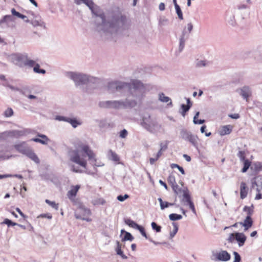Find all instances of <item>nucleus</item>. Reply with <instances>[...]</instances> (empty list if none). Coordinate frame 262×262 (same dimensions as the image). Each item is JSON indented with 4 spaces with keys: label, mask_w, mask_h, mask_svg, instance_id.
Masks as SVG:
<instances>
[{
    "label": "nucleus",
    "mask_w": 262,
    "mask_h": 262,
    "mask_svg": "<svg viewBox=\"0 0 262 262\" xmlns=\"http://www.w3.org/2000/svg\"><path fill=\"white\" fill-rule=\"evenodd\" d=\"M75 149L71 150L70 152V160L81 167L86 168L87 161L84 159L85 154L88 157L89 160L91 161L93 165L97 166L96 164V155L90 148L89 146L81 142H78L75 145Z\"/></svg>",
    "instance_id": "nucleus-1"
},
{
    "label": "nucleus",
    "mask_w": 262,
    "mask_h": 262,
    "mask_svg": "<svg viewBox=\"0 0 262 262\" xmlns=\"http://www.w3.org/2000/svg\"><path fill=\"white\" fill-rule=\"evenodd\" d=\"M108 88L112 90V92L120 91L124 89H127L130 93H133L135 91L142 92L144 89V85L140 82L134 80L130 83H122L120 82H111L108 83Z\"/></svg>",
    "instance_id": "nucleus-2"
},
{
    "label": "nucleus",
    "mask_w": 262,
    "mask_h": 262,
    "mask_svg": "<svg viewBox=\"0 0 262 262\" xmlns=\"http://www.w3.org/2000/svg\"><path fill=\"white\" fill-rule=\"evenodd\" d=\"M91 214L90 209L80 207L75 212V217L76 219L85 220L87 222H91L92 219L89 217Z\"/></svg>",
    "instance_id": "nucleus-3"
},
{
    "label": "nucleus",
    "mask_w": 262,
    "mask_h": 262,
    "mask_svg": "<svg viewBox=\"0 0 262 262\" xmlns=\"http://www.w3.org/2000/svg\"><path fill=\"white\" fill-rule=\"evenodd\" d=\"M142 125L148 130L152 132L157 126V123L156 121L152 119L150 115H148V116L144 117L143 118Z\"/></svg>",
    "instance_id": "nucleus-4"
},
{
    "label": "nucleus",
    "mask_w": 262,
    "mask_h": 262,
    "mask_svg": "<svg viewBox=\"0 0 262 262\" xmlns=\"http://www.w3.org/2000/svg\"><path fill=\"white\" fill-rule=\"evenodd\" d=\"M181 134L183 139L189 141L194 146L197 145L199 138L196 135H193L186 130H182Z\"/></svg>",
    "instance_id": "nucleus-5"
},
{
    "label": "nucleus",
    "mask_w": 262,
    "mask_h": 262,
    "mask_svg": "<svg viewBox=\"0 0 262 262\" xmlns=\"http://www.w3.org/2000/svg\"><path fill=\"white\" fill-rule=\"evenodd\" d=\"M69 76L78 84L86 83L89 80L86 75L71 72L69 73Z\"/></svg>",
    "instance_id": "nucleus-6"
},
{
    "label": "nucleus",
    "mask_w": 262,
    "mask_h": 262,
    "mask_svg": "<svg viewBox=\"0 0 262 262\" xmlns=\"http://www.w3.org/2000/svg\"><path fill=\"white\" fill-rule=\"evenodd\" d=\"M74 3L77 5H79L81 3L84 4L90 8L93 13L98 15L96 6L92 0H74Z\"/></svg>",
    "instance_id": "nucleus-7"
},
{
    "label": "nucleus",
    "mask_w": 262,
    "mask_h": 262,
    "mask_svg": "<svg viewBox=\"0 0 262 262\" xmlns=\"http://www.w3.org/2000/svg\"><path fill=\"white\" fill-rule=\"evenodd\" d=\"M215 260L227 261L230 259V254L225 250H222L213 254Z\"/></svg>",
    "instance_id": "nucleus-8"
},
{
    "label": "nucleus",
    "mask_w": 262,
    "mask_h": 262,
    "mask_svg": "<svg viewBox=\"0 0 262 262\" xmlns=\"http://www.w3.org/2000/svg\"><path fill=\"white\" fill-rule=\"evenodd\" d=\"M80 188V186L77 185L75 186H72L70 190L67 193L68 198L70 201L74 202H75V198Z\"/></svg>",
    "instance_id": "nucleus-9"
},
{
    "label": "nucleus",
    "mask_w": 262,
    "mask_h": 262,
    "mask_svg": "<svg viewBox=\"0 0 262 262\" xmlns=\"http://www.w3.org/2000/svg\"><path fill=\"white\" fill-rule=\"evenodd\" d=\"M233 129V126L232 125H226L222 126L219 131L220 136H223L229 135Z\"/></svg>",
    "instance_id": "nucleus-10"
},
{
    "label": "nucleus",
    "mask_w": 262,
    "mask_h": 262,
    "mask_svg": "<svg viewBox=\"0 0 262 262\" xmlns=\"http://www.w3.org/2000/svg\"><path fill=\"white\" fill-rule=\"evenodd\" d=\"M184 199L185 200V201L188 203L189 208L191 210V211L194 213L195 214L196 211L194 207V205L192 201L191 200V198L188 191H185L184 192Z\"/></svg>",
    "instance_id": "nucleus-11"
},
{
    "label": "nucleus",
    "mask_w": 262,
    "mask_h": 262,
    "mask_svg": "<svg viewBox=\"0 0 262 262\" xmlns=\"http://www.w3.org/2000/svg\"><path fill=\"white\" fill-rule=\"evenodd\" d=\"M249 188L245 182H242L240 184V198L241 199L246 198L248 193Z\"/></svg>",
    "instance_id": "nucleus-12"
},
{
    "label": "nucleus",
    "mask_w": 262,
    "mask_h": 262,
    "mask_svg": "<svg viewBox=\"0 0 262 262\" xmlns=\"http://www.w3.org/2000/svg\"><path fill=\"white\" fill-rule=\"evenodd\" d=\"M253 221L251 217L246 216L245 219L243 222H240L239 224L243 226L245 230H248L253 225Z\"/></svg>",
    "instance_id": "nucleus-13"
},
{
    "label": "nucleus",
    "mask_w": 262,
    "mask_h": 262,
    "mask_svg": "<svg viewBox=\"0 0 262 262\" xmlns=\"http://www.w3.org/2000/svg\"><path fill=\"white\" fill-rule=\"evenodd\" d=\"M246 236L243 233H235V239L238 242L239 246L244 245L245 241H246Z\"/></svg>",
    "instance_id": "nucleus-14"
},
{
    "label": "nucleus",
    "mask_w": 262,
    "mask_h": 262,
    "mask_svg": "<svg viewBox=\"0 0 262 262\" xmlns=\"http://www.w3.org/2000/svg\"><path fill=\"white\" fill-rule=\"evenodd\" d=\"M37 136L41 139L32 138L31 140L35 142L40 143L42 144H47L49 141V139L46 135L38 134Z\"/></svg>",
    "instance_id": "nucleus-15"
},
{
    "label": "nucleus",
    "mask_w": 262,
    "mask_h": 262,
    "mask_svg": "<svg viewBox=\"0 0 262 262\" xmlns=\"http://www.w3.org/2000/svg\"><path fill=\"white\" fill-rule=\"evenodd\" d=\"M27 58L28 57L27 56L24 55L17 56L15 58L16 64L19 67L25 66L26 64V60L27 59Z\"/></svg>",
    "instance_id": "nucleus-16"
},
{
    "label": "nucleus",
    "mask_w": 262,
    "mask_h": 262,
    "mask_svg": "<svg viewBox=\"0 0 262 262\" xmlns=\"http://www.w3.org/2000/svg\"><path fill=\"white\" fill-rule=\"evenodd\" d=\"M28 158L31 159L32 160L34 161L36 163H39V159L37 156V155L34 153L33 150L30 148L29 150L27 152L26 155Z\"/></svg>",
    "instance_id": "nucleus-17"
},
{
    "label": "nucleus",
    "mask_w": 262,
    "mask_h": 262,
    "mask_svg": "<svg viewBox=\"0 0 262 262\" xmlns=\"http://www.w3.org/2000/svg\"><path fill=\"white\" fill-rule=\"evenodd\" d=\"M15 148L19 152L26 155L28 150L30 148L28 146H26L24 143L16 144L14 146Z\"/></svg>",
    "instance_id": "nucleus-18"
},
{
    "label": "nucleus",
    "mask_w": 262,
    "mask_h": 262,
    "mask_svg": "<svg viewBox=\"0 0 262 262\" xmlns=\"http://www.w3.org/2000/svg\"><path fill=\"white\" fill-rule=\"evenodd\" d=\"M187 105L183 104L181 105V107L182 108V112H181V114L183 117L185 116L186 113L189 111V110L192 106V103H191L189 99H187Z\"/></svg>",
    "instance_id": "nucleus-19"
},
{
    "label": "nucleus",
    "mask_w": 262,
    "mask_h": 262,
    "mask_svg": "<svg viewBox=\"0 0 262 262\" xmlns=\"http://www.w3.org/2000/svg\"><path fill=\"white\" fill-rule=\"evenodd\" d=\"M126 21L127 19L126 17L125 16L121 15L120 17L115 19V22L114 23L118 26H122L125 24Z\"/></svg>",
    "instance_id": "nucleus-20"
},
{
    "label": "nucleus",
    "mask_w": 262,
    "mask_h": 262,
    "mask_svg": "<svg viewBox=\"0 0 262 262\" xmlns=\"http://www.w3.org/2000/svg\"><path fill=\"white\" fill-rule=\"evenodd\" d=\"M241 95L244 99H246L247 101H248V98L250 96L249 88L247 86L241 89Z\"/></svg>",
    "instance_id": "nucleus-21"
},
{
    "label": "nucleus",
    "mask_w": 262,
    "mask_h": 262,
    "mask_svg": "<svg viewBox=\"0 0 262 262\" xmlns=\"http://www.w3.org/2000/svg\"><path fill=\"white\" fill-rule=\"evenodd\" d=\"M243 210L246 213V216L251 217L254 212V206L253 205H251V206H245Z\"/></svg>",
    "instance_id": "nucleus-22"
},
{
    "label": "nucleus",
    "mask_w": 262,
    "mask_h": 262,
    "mask_svg": "<svg viewBox=\"0 0 262 262\" xmlns=\"http://www.w3.org/2000/svg\"><path fill=\"white\" fill-rule=\"evenodd\" d=\"M116 251L117 254L120 255L123 259L127 258V256L123 254V251L121 250V245L118 241L117 242V248L116 249Z\"/></svg>",
    "instance_id": "nucleus-23"
},
{
    "label": "nucleus",
    "mask_w": 262,
    "mask_h": 262,
    "mask_svg": "<svg viewBox=\"0 0 262 262\" xmlns=\"http://www.w3.org/2000/svg\"><path fill=\"white\" fill-rule=\"evenodd\" d=\"M168 143L169 142L168 141H165L160 143V149L158 152V156H162L163 151H165L167 148Z\"/></svg>",
    "instance_id": "nucleus-24"
},
{
    "label": "nucleus",
    "mask_w": 262,
    "mask_h": 262,
    "mask_svg": "<svg viewBox=\"0 0 262 262\" xmlns=\"http://www.w3.org/2000/svg\"><path fill=\"white\" fill-rule=\"evenodd\" d=\"M173 191L174 193L178 195L180 194H183V196H184V192L185 191H188L187 189L183 190L181 188H180L179 185L177 184L172 186H171Z\"/></svg>",
    "instance_id": "nucleus-25"
},
{
    "label": "nucleus",
    "mask_w": 262,
    "mask_h": 262,
    "mask_svg": "<svg viewBox=\"0 0 262 262\" xmlns=\"http://www.w3.org/2000/svg\"><path fill=\"white\" fill-rule=\"evenodd\" d=\"M158 201L160 203L161 209L162 210L174 205L173 203H168L166 201H163L161 198H159Z\"/></svg>",
    "instance_id": "nucleus-26"
},
{
    "label": "nucleus",
    "mask_w": 262,
    "mask_h": 262,
    "mask_svg": "<svg viewBox=\"0 0 262 262\" xmlns=\"http://www.w3.org/2000/svg\"><path fill=\"white\" fill-rule=\"evenodd\" d=\"M109 155L110 156V159L117 163H119L120 158L118 155L115 152L110 150L108 152Z\"/></svg>",
    "instance_id": "nucleus-27"
},
{
    "label": "nucleus",
    "mask_w": 262,
    "mask_h": 262,
    "mask_svg": "<svg viewBox=\"0 0 262 262\" xmlns=\"http://www.w3.org/2000/svg\"><path fill=\"white\" fill-rule=\"evenodd\" d=\"M105 203V200L102 198H97L92 200V203L94 206L103 205Z\"/></svg>",
    "instance_id": "nucleus-28"
},
{
    "label": "nucleus",
    "mask_w": 262,
    "mask_h": 262,
    "mask_svg": "<svg viewBox=\"0 0 262 262\" xmlns=\"http://www.w3.org/2000/svg\"><path fill=\"white\" fill-rule=\"evenodd\" d=\"M159 99L161 101L163 102H168L169 101V104H172V102L170 100V99L167 96H165V95L163 93H161L159 95Z\"/></svg>",
    "instance_id": "nucleus-29"
},
{
    "label": "nucleus",
    "mask_w": 262,
    "mask_h": 262,
    "mask_svg": "<svg viewBox=\"0 0 262 262\" xmlns=\"http://www.w3.org/2000/svg\"><path fill=\"white\" fill-rule=\"evenodd\" d=\"M125 223L129 227L137 229L139 225L130 219H127L125 221Z\"/></svg>",
    "instance_id": "nucleus-30"
},
{
    "label": "nucleus",
    "mask_w": 262,
    "mask_h": 262,
    "mask_svg": "<svg viewBox=\"0 0 262 262\" xmlns=\"http://www.w3.org/2000/svg\"><path fill=\"white\" fill-rule=\"evenodd\" d=\"M251 169L256 171L262 170V163L260 162H256L253 164L251 167Z\"/></svg>",
    "instance_id": "nucleus-31"
},
{
    "label": "nucleus",
    "mask_w": 262,
    "mask_h": 262,
    "mask_svg": "<svg viewBox=\"0 0 262 262\" xmlns=\"http://www.w3.org/2000/svg\"><path fill=\"white\" fill-rule=\"evenodd\" d=\"M2 224H6V225H8V227H9L10 226H16V225H17V226H20V227L22 226L20 225H18L17 223H16L13 222L12 221H11V220H10L8 219H5Z\"/></svg>",
    "instance_id": "nucleus-32"
},
{
    "label": "nucleus",
    "mask_w": 262,
    "mask_h": 262,
    "mask_svg": "<svg viewBox=\"0 0 262 262\" xmlns=\"http://www.w3.org/2000/svg\"><path fill=\"white\" fill-rule=\"evenodd\" d=\"M167 181H168V183L171 185V186H172L177 184L175 177L173 174H170L168 176V177L167 178Z\"/></svg>",
    "instance_id": "nucleus-33"
},
{
    "label": "nucleus",
    "mask_w": 262,
    "mask_h": 262,
    "mask_svg": "<svg viewBox=\"0 0 262 262\" xmlns=\"http://www.w3.org/2000/svg\"><path fill=\"white\" fill-rule=\"evenodd\" d=\"M251 165V162L249 161L248 159H246L244 160V167L242 170L243 172H245L247 171L248 169Z\"/></svg>",
    "instance_id": "nucleus-34"
},
{
    "label": "nucleus",
    "mask_w": 262,
    "mask_h": 262,
    "mask_svg": "<svg viewBox=\"0 0 262 262\" xmlns=\"http://www.w3.org/2000/svg\"><path fill=\"white\" fill-rule=\"evenodd\" d=\"M39 65L38 63H36L33 68V71L35 73H41L44 74L46 73V71L43 69H39Z\"/></svg>",
    "instance_id": "nucleus-35"
},
{
    "label": "nucleus",
    "mask_w": 262,
    "mask_h": 262,
    "mask_svg": "<svg viewBox=\"0 0 262 262\" xmlns=\"http://www.w3.org/2000/svg\"><path fill=\"white\" fill-rule=\"evenodd\" d=\"M169 218L171 221H176L182 219V216L176 213H172L169 215Z\"/></svg>",
    "instance_id": "nucleus-36"
},
{
    "label": "nucleus",
    "mask_w": 262,
    "mask_h": 262,
    "mask_svg": "<svg viewBox=\"0 0 262 262\" xmlns=\"http://www.w3.org/2000/svg\"><path fill=\"white\" fill-rule=\"evenodd\" d=\"M36 63L34 60L30 59L29 58H27V59L26 60V64H25V66H27L30 68H32V67L34 68V67Z\"/></svg>",
    "instance_id": "nucleus-37"
},
{
    "label": "nucleus",
    "mask_w": 262,
    "mask_h": 262,
    "mask_svg": "<svg viewBox=\"0 0 262 262\" xmlns=\"http://www.w3.org/2000/svg\"><path fill=\"white\" fill-rule=\"evenodd\" d=\"M172 225L173 226V230L172 231H171L170 233V235L171 236V237H173L177 233L178 231V224L177 223H174L173 222L172 223Z\"/></svg>",
    "instance_id": "nucleus-38"
},
{
    "label": "nucleus",
    "mask_w": 262,
    "mask_h": 262,
    "mask_svg": "<svg viewBox=\"0 0 262 262\" xmlns=\"http://www.w3.org/2000/svg\"><path fill=\"white\" fill-rule=\"evenodd\" d=\"M199 114H200V113L199 112H198L195 114V115L193 118V122L194 124H203L205 122L204 120H201V119L196 120V118H198L199 117Z\"/></svg>",
    "instance_id": "nucleus-39"
},
{
    "label": "nucleus",
    "mask_w": 262,
    "mask_h": 262,
    "mask_svg": "<svg viewBox=\"0 0 262 262\" xmlns=\"http://www.w3.org/2000/svg\"><path fill=\"white\" fill-rule=\"evenodd\" d=\"M134 239L133 236L132 235L127 232H126L124 235V236L123 238L122 239V241H132Z\"/></svg>",
    "instance_id": "nucleus-40"
},
{
    "label": "nucleus",
    "mask_w": 262,
    "mask_h": 262,
    "mask_svg": "<svg viewBox=\"0 0 262 262\" xmlns=\"http://www.w3.org/2000/svg\"><path fill=\"white\" fill-rule=\"evenodd\" d=\"M46 202L51 206L52 208L58 210V204H56L55 202L51 201L49 200H46Z\"/></svg>",
    "instance_id": "nucleus-41"
},
{
    "label": "nucleus",
    "mask_w": 262,
    "mask_h": 262,
    "mask_svg": "<svg viewBox=\"0 0 262 262\" xmlns=\"http://www.w3.org/2000/svg\"><path fill=\"white\" fill-rule=\"evenodd\" d=\"M175 8H176V12L178 14L179 18L181 20L183 19V13H182V12L181 11V9L180 8V6H176V7H175Z\"/></svg>",
    "instance_id": "nucleus-42"
},
{
    "label": "nucleus",
    "mask_w": 262,
    "mask_h": 262,
    "mask_svg": "<svg viewBox=\"0 0 262 262\" xmlns=\"http://www.w3.org/2000/svg\"><path fill=\"white\" fill-rule=\"evenodd\" d=\"M68 122L70 123L71 125L74 127H76L77 126L79 123L75 119H70L66 120Z\"/></svg>",
    "instance_id": "nucleus-43"
},
{
    "label": "nucleus",
    "mask_w": 262,
    "mask_h": 262,
    "mask_svg": "<svg viewBox=\"0 0 262 262\" xmlns=\"http://www.w3.org/2000/svg\"><path fill=\"white\" fill-rule=\"evenodd\" d=\"M13 115V111L11 108H7L4 113V115L6 117H9Z\"/></svg>",
    "instance_id": "nucleus-44"
},
{
    "label": "nucleus",
    "mask_w": 262,
    "mask_h": 262,
    "mask_svg": "<svg viewBox=\"0 0 262 262\" xmlns=\"http://www.w3.org/2000/svg\"><path fill=\"white\" fill-rule=\"evenodd\" d=\"M151 227L152 228L156 230L157 232H160L161 230V227L160 226L157 225V224L155 222L151 223Z\"/></svg>",
    "instance_id": "nucleus-45"
},
{
    "label": "nucleus",
    "mask_w": 262,
    "mask_h": 262,
    "mask_svg": "<svg viewBox=\"0 0 262 262\" xmlns=\"http://www.w3.org/2000/svg\"><path fill=\"white\" fill-rule=\"evenodd\" d=\"M137 229L139 230L140 232V233H141V234L144 236L145 237L146 239L148 238V237L147 236V234L145 231V230H144V228L139 225V226L138 227V228H137Z\"/></svg>",
    "instance_id": "nucleus-46"
},
{
    "label": "nucleus",
    "mask_w": 262,
    "mask_h": 262,
    "mask_svg": "<svg viewBox=\"0 0 262 262\" xmlns=\"http://www.w3.org/2000/svg\"><path fill=\"white\" fill-rule=\"evenodd\" d=\"M11 17V15H9L4 16L1 19H0V25L6 23L8 20L10 19Z\"/></svg>",
    "instance_id": "nucleus-47"
},
{
    "label": "nucleus",
    "mask_w": 262,
    "mask_h": 262,
    "mask_svg": "<svg viewBox=\"0 0 262 262\" xmlns=\"http://www.w3.org/2000/svg\"><path fill=\"white\" fill-rule=\"evenodd\" d=\"M161 156H158V153H157L155 158H150L149 159V162L150 164H154L155 163V162H156Z\"/></svg>",
    "instance_id": "nucleus-48"
},
{
    "label": "nucleus",
    "mask_w": 262,
    "mask_h": 262,
    "mask_svg": "<svg viewBox=\"0 0 262 262\" xmlns=\"http://www.w3.org/2000/svg\"><path fill=\"white\" fill-rule=\"evenodd\" d=\"M233 254L234 255V262H240L241 258L239 254L237 252H234Z\"/></svg>",
    "instance_id": "nucleus-49"
},
{
    "label": "nucleus",
    "mask_w": 262,
    "mask_h": 262,
    "mask_svg": "<svg viewBox=\"0 0 262 262\" xmlns=\"http://www.w3.org/2000/svg\"><path fill=\"white\" fill-rule=\"evenodd\" d=\"M106 104L108 107H116L117 104H119L118 102L117 101H107Z\"/></svg>",
    "instance_id": "nucleus-50"
},
{
    "label": "nucleus",
    "mask_w": 262,
    "mask_h": 262,
    "mask_svg": "<svg viewBox=\"0 0 262 262\" xmlns=\"http://www.w3.org/2000/svg\"><path fill=\"white\" fill-rule=\"evenodd\" d=\"M238 157L242 160H245V152L244 151H239L237 154Z\"/></svg>",
    "instance_id": "nucleus-51"
},
{
    "label": "nucleus",
    "mask_w": 262,
    "mask_h": 262,
    "mask_svg": "<svg viewBox=\"0 0 262 262\" xmlns=\"http://www.w3.org/2000/svg\"><path fill=\"white\" fill-rule=\"evenodd\" d=\"M129 198V195L128 194H125L124 195H118L117 196V199L119 201L122 202L124 201L125 199H128Z\"/></svg>",
    "instance_id": "nucleus-52"
},
{
    "label": "nucleus",
    "mask_w": 262,
    "mask_h": 262,
    "mask_svg": "<svg viewBox=\"0 0 262 262\" xmlns=\"http://www.w3.org/2000/svg\"><path fill=\"white\" fill-rule=\"evenodd\" d=\"M127 135V132L126 129H124L120 132V137L124 138Z\"/></svg>",
    "instance_id": "nucleus-53"
},
{
    "label": "nucleus",
    "mask_w": 262,
    "mask_h": 262,
    "mask_svg": "<svg viewBox=\"0 0 262 262\" xmlns=\"http://www.w3.org/2000/svg\"><path fill=\"white\" fill-rule=\"evenodd\" d=\"M38 217H42V218H48L49 219H51L52 217V216L50 213L46 214H41L39 215Z\"/></svg>",
    "instance_id": "nucleus-54"
},
{
    "label": "nucleus",
    "mask_w": 262,
    "mask_h": 262,
    "mask_svg": "<svg viewBox=\"0 0 262 262\" xmlns=\"http://www.w3.org/2000/svg\"><path fill=\"white\" fill-rule=\"evenodd\" d=\"M235 239V233H231L228 238V241L229 243H232Z\"/></svg>",
    "instance_id": "nucleus-55"
},
{
    "label": "nucleus",
    "mask_w": 262,
    "mask_h": 262,
    "mask_svg": "<svg viewBox=\"0 0 262 262\" xmlns=\"http://www.w3.org/2000/svg\"><path fill=\"white\" fill-rule=\"evenodd\" d=\"M16 210L23 217L24 220H26L27 218V216L25 215L19 208H16Z\"/></svg>",
    "instance_id": "nucleus-56"
},
{
    "label": "nucleus",
    "mask_w": 262,
    "mask_h": 262,
    "mask_svg": "<svg viewBox=\"0 0 262 262\" xmlns=\"http://www.w3.org/2000/svg\"><path fill=\"white\" fill-rule=\"evenodd\" d=\"M11 13L13 15L16 16L19 18L21 16V13L16 11L14 8L12 9Z\"/></svg>",
    "instance_id": "nucleus-57"
},
{
    "label": "nucleus",
    "mask_w": 262,
    "mask_h": 262,
    "mask_svg": "<svg viewBox=\"0 0 262 262\" xmlns=\"http://www.w3.org/2000/svg\"><path fill=\"white\" fill-rule=\"evenodd\" d=\"M184 45H185V41L184 40V38H182L180 39V50H182L184 48Z\"/></svg>",
    "instance_id": "nucleus-58"
},
{
    "label": "nucleus",
    "mask_w": 262,
    "mask_h": 262,
    "mask_svg": "<svg viewBox=\"0 0 262 262\" xmlns=\"http://www.w3.org/2000/svg\"><path fill=\"white\" fill-rule=\"evenodd\" d=\"M228 116L232 119H237L239 118V115L238 114H229Z\"/></svg>",
    "instance_id": "nucleus-59"
},
{
    "label": "nucleus",
    "mask_w": 262,
    "mask_h": 262,
    "mask_svg": "<svg viewBox=\"0 0 262 262\" xmlns=\"http://www.w3.org/2000/svg\"><path fill=\"white\" fill-rule=\"evenodd\" d=\"M72 170L73 171L77 173H82L83 172V171L80 169L78 168H75L74 166H73L72 168Z\"/></svg>",
    "instance_id": "nucleus-60"
},
{
    "label": "nucleus",
    "mask_w": 262,
    "mask_h": 262,
    "mask_svg": "<svg viewBox=\"0 0 262 262\" xmlns=\"http://www.w3.org/2000/svg\"><path fill=\"white\" fill-rule=\"evenodd\" d=\"M187 29L189 32H191L193 29V25L190 23L187 25Z\"/></svg>",
    "instance_id": "nucleus-61"
},
{
    "label": "nucleus",
    "mask_w": 262,
    "mask_h": 262,
    "mask_svg": "<svg viewBox=\"0 0 262 262\" xmlns=\"http://www.w3.org/2000/svg\"><path fill=\"white\" fill-rule=\"evenodd\" d=\"M262 199V194L259 193V192H258V193L256 194L255 196V199L256 200H259Z\"/></svg>",
    "instance_id": "nucleus-62"
},
{
    "label": "nucleus",
    "mask_w": 262,
    "mask_h": 262,
    "mask_svg": "<svg viewBox=\"0 0 262 262\" xmlns=\"http://www.w3.org/2000/svg\"><path fill=\"white\" fill-rule=\"evenodd\" d=\"M159 9L161 11L164 10L165 9V5L164 3H161L159 5Z\"/></svg>",
    "instance_id": "nucleus-63"
},
{
    "label": "nucleus",
    "mask_w": 262,
    "mask_h": 262,
    "mask_svg": "<svg viewBox=\"0 0 262 262\" xmlns=\"http://www.w3.org/2000/svg\"><path fill=\"white\" fill-rule=\"evenodd\" d=\"M183 157L185 158L187 161L189 162L191 161V158L189 156L187 155H184Z\"/></svg>",
    "instance_id": "nucleus-64"
}]
</instances>
